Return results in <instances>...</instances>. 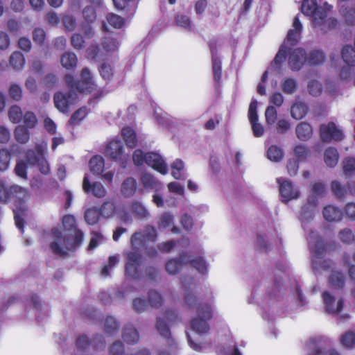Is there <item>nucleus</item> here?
I'll list each match as a JSON object with an SVG mask.
<instances>
[{
    "label": "nucleus",
    "instance_id": "obj_1",
    "mask_svg": "<svg viewBox=\"0 0 355 355\" xmlns=\"http://www.w3.org/2000/svg\"><path fill=\"white\" fill-rule=\"evenodd\" d=\"M282 275L275 274L272 283L263 287L262 282L254 281L250 304H258L263 309L262 318L272 323L276 316H282L291 311L302 309L308 302L303 295L297 280L293 284L282 282Z\"/></svg>",
    "mask_w": 355,
    "mask_h": 355
},
{
    "label": "nucleus",
    "instance_id": "obj_2",
    "mask_svg": "<svg viewBox=\"0 0 355 355\" xmlns=\"http://www.w3.org/2000/svg\"><path fill=\"white\" fill-rule=\"evenodd\" d=\"M180 281L184 291L185 304L189 309L196 312V316L190 322L191 328L199 336L205 335L210 329L209 322L214 316V306L210 302H202L196 296L193 277L182 276Z\"/></svg>",
    "mask_w": 355,
    "mask_h": 355
},
{
    "label": "nucleus",
    "instance_id": "obj_3",
    "mask_svg": "<svg viewBox=\"0 0 355 355\" xmlns=\"http://www.w3.org/2000/svg\"><path fill=\"white\" fill-rule=\"evenodd\" d=\"M63 232L57 227L51 229L53 241L50 248L52 252L60 256H65L68 251H75L83 243V232L77 228L76 219L73 215H65L62 220Z\"/></svg>",
    "mask_w": 355,
    "mask_h": 355
},
{
    "label": "nucleus",
    "instance_id": "obj_4",
    "mask_svg": "<svg viewBox=\"0 0 355 355\" xmlns=\"http://www.w3.org/2000/svg\"><path fill=\"white\" fill-rule=\"evenodd\" d=\"M65 82L70 88L69 90L67 92H56L53 98L55 107L62 113H67L70 106L75 104L78 98L76 91L80 93H91L96 88L92 73L87 68L82 70L80 80L76 81L73 76L67 74Z\"/></svg>",
    "mask_w": 355,
    "mask_h": 355
},
{
    "label": "nucleus",
    "instance_id": "obj_5",
    "mask_svg": "<svg viewBox=\"0 0 355 355\" xmlns=\"http://www.w3.org/2000/svg\"><path fill=\"white\" fill-rule=\"evenodd\" d=\"M315 209L304 205L302 208L300 219L302 227L307 234V241L312 256V267L314 270L331 269L333 263L330 260H321L325 252L324 243L318 232L308 227V223L313 220Z\"/></svg>",
    "mask_w": 355,
    "mask_h": 355
},
{
    "label": "nucleus",
    "instance_id": "obj_6",
    "mask_svg": "<svg viewBox=\"0 0 355 355\" xmlns=\"http://www.w3.org/2000/svg\"><path fill=\"white\" fill-rule=\"evenodd\" d=\"M332 8L333 6L327 2L322 6H318L316 0H303L301 6L302 12L311 17L313 29L322 35L338 27V19L330 15Z\"/></svg>",
    "mask_w": 355,
    "mask_h": 355
},
{
    "label": "nucleus",
    "instance_id": "obj_7",
    "mask_svg": "<svg viewBox=\"0 0 355 355\" xmlns=\"http://www.w3.org/2000/svg\"><path fill=\"white\" fill-rule=\"evenodd\" d=\"M26 191L21 187L10 184L4 180H0V202H8L13 201L19 211L14 210V218L17 227L24 232V220L22 217Z\"/></svg>",
    "mask_w": 355,
    "mask_h": 355
},
{
    "label": "nucleus",
    "instance_id": "obj_8",
    "mask_svg": "<svg viewBox=\"0 0 355 355\" xmlns=\"http://www.w3.org/2000/svg\"><path fill=\"white\" fill-rule=\"evenodd\" d=\"M182 321L178 310L168 308L163 312V315L156 316L155 329L161 337L164 338L171 351L173 353L179 350L178 343L171 336V327Z\"/></svg>",
    "mask_w": 355,
    "mask_h": 355
},
{
    "label": "nucleus",
    "instance_id": "obj_9",
    "mask_svg": "<svg viewBox=\"0 0 355 355\" xmlns=\"http://www.w3.org/2000/svg\"><path fill=\"white\" fill-rule=\"evenodd\" d=\"M303 26L298 16H295L293 21V28L289 30L284 43L280 46L273 61L270 64V69L280 73L282 64L286 61L287 53L295 46L301 38Z\"/></svg>",
    "mask_w": 355,
    "mask_h": 355
},
{
    "label": "nucleus",
    "instance_id": "obj_10",
    "mask_svg": "<svg viewBox=\"0 0 355 355\" xmlns=\"http://www.w3.org/2000/svg\"><path fill=\"white\" fill-rule=\"evenodd\" d=\"M132 159L135 165L137 166L146 164L163 175L168 172L167 164L159 153H144L141 149H137L132 155Z\"/></svg>",
    "mask_w": 355,
    "mask_h": 355
},
{
    "label": "nucleus",
    "instance_id": "obj_11",
    "mask_svg": "<svg viewBox=\"0 0 355 355\" xmlns=\"http://www.w3.org/2000/svg\"><path fill=\"white\" fill-rule=\"evenodd\" d=\"M157 239L156 229L151 225H147L144 232H135L130 239L131 248L133 250L141 251L146 241L154 243Z\"/></svg>",
    "mask_w": 355,
    "mask_h": 355
},
{
    "label": "nucleus",
    "instance_id": "obj_12",
    "mask_svg": "<svg viewBox=\"0 0 355 355\" xmlns=\"http://www.w3.org/2000/svg\"><path fill=\"white\" fill-rule=\"evenodd\" d=\"M139 252L140 251L134 250L132 252L125 253V275L134 279H139L141 277L140 267L141 265L142 257Z\"/></svg>",
    "mask_w": 355,
    "mask_h": 355
},
{
    "label": "nucleus",
    "instance_id": "obj_13",
    "mask_svg": "<svg viewBox=\"0 0 355 355\" xmlns=\"http://www.w3.org/2000/svg\"><path fill=\"white\" fill-rule=\"evenodd\" d=\"M321 139L324 142L339 141L344 139L343 129L334 122L322 124L320 127Z\"/></svg>",
    "mask_w": 355,
    "mask_h": 355
},
{
    "label": "nucleus",
    "instance_id": "obj_14",
    "mask_svg": "<svg viewBox=\"0 0 355 355\" xmlns=\"http://www.w3.org/2000/svg\"><path fill=\"white\" fill-rule=\"evenodd\" d=\"M105 153L112 159L119 161L123 168L126 167V157L123 154V146L120 139H114L110 141Z\"/></svg>",
    "mask_w": 355,
    "mask_h": 355
},
{
    "label": "nucleus",
    "instance_id": "obj_15",
    "mask_svg": "<svg viewBox=\"0 0 355 355\" xmlns=\"http://www.w3.org/2000/svg\"><path fill=\"white\" fill-rule=\"evenodd\" d=\"M288 64L293 71H300L306 64V51L303 48H295L287 53Z\"/></svg>",
    "mask_w": 355,
    "mask_h": 355
},
{
    "label": "nucleus",
    "instance_id": "obj_16",
    "mask_svg": "<svg viewBox=\"0 0 355 355\" xmlns=\"http://www.w3.org/2000/svg\"><path fill=\"white\" fill-rule=\"evenodd\" d=\"M216 44L217 42L215 39H211L208 42L211 54L214 80L216 83L219 84L222 77V62L217 53Z\"/></svg>",
    "mask_w": 355,
    "mask_h": 355
},
{
    "label": "nucleus",
    "instance_id": "obj_17",
    "mask_svg": "<svg viewBox=\"0 0 355 355\" xmlns=\"http://www.w3.org/2000/svg\"><path fill=\"white\" fill-rule=\"evenodd\" d=\"M277 181L279 185V193L283 202L287 203L289 200L299 197V191L293 188L291 182L283 180L282 178H277Z\"/></svg>",
    "mask_w": 355,
    "mask_h": 355
},
{
    "label": "nucleus",
    "instance_id": "obj_18",
    "mask_svg": "<svg viewBox=\"0 0 355 355\" xmlns=\"http://www.w3.org/2000/svg\"><path fill=\"white\" fill-rule=\"evenodd\" d=\"M257 101L252 99L250 102L248 110V117L252 125L253 134L256 137H260L264 132L263 125L258 122Z\"/></svg>",
    "mask_w": 355,
    "mask_h": 355
},
{
    "label": "nucleus",
    "instance_id": "obj_19",
    "mask_svg": "<svg viewBox=\"0 0 355 355\" xmlns=\"http://www.w3.org/2000/svg\"><path fill=\"white\" fill-rule=\"evenodd\" d=\"M322 300L326 313L335 314L340 312L343 308L344 300L339 299L336 303V299L329 291L322 293Z\"/></svg>",
    "mask_w": 355,
    "mask_h": 355
},
{
    "label": "nucleus",
    "instance_id": "obj_20",
    "mask_svg": "<svg viewBox=\"0 0 355 355\" xmlns=\"http://www.w3.org/2000/svg\"><path fill=\"white\" fill-rule=\"evenodd\" d=\"M186 257L187 252H182L180 253L178 257L168 260L165 264L166 272L173 275L178 273L187 266Z\"/></svg>",
    "mask_w": 355,
    "mask_h": 355
},
{
    "label": "nucleus",
    "instance_id": "obj_21",
    "mask_svg": "<svg viewBox=\"0 0 355 355\" xmlns=\"http://www.w3.org/2000/svg\"><path fill=\"white\" fill-rule=\"evenodd\" d=\"M200 255L192 257L187 252V265L189 264L192 268H195L200 274L202 275H207L209 263L204 256V252L202 253L201 250H200Z\"/></svg>",
    "mask_w": 355,
    "mask_h": 355
},
{
    "label": "nucleus",
    "instance_id": "obj_22",
    "mask_svg": "<svg viewBox=\"0 0 355 355\" xmlns=\"http://www.w3.org/2000/svg\"><path fill=\"white\" fill-rule=\"evenodd\" d=\"M83 188L85 193H92L96 198H103L106 195L104 186L98 182L91 183L87 175H85L83 179Z\"/></svg>",
    "mask_w": 355,
    "mask_h": 355
},
{
    "label": "nucleus",
    "instance_id": "obj_23",
    "mask_svg": "<svg viewBox=\"0 0 355 355\" xmlns=\"http://www.w3.org/2000/svg\"><path fill=\"white\" fill-rule=\"evenodd\" d=\"M26 159H27L29 165L37 166L42 174L47 175L49 173L50 167L47 160L44 157L41 158H36L35 155V150H28L26 155Z\"/></svg>",
    "mask_w": 355,
    "mask_h": 355
},
{
    "label": "nucleus",
    "instance_id": "obj_24",
    "mask_svg": "<svg viewBox=\"0 0 355 355\" xmlns=\"http://www.w3.org/2000/svg\"><path fill=\"white\" fill-rule=\"evenodd\" d=\"M326 58V54L322 49H315L306 53V64L310 67L320 66L324 64Z\"/></svg>",
    "mask_w": 355,
    "mask_h": 355
},
{
    "label": "nucleus",
    "instance_id": "obj_25",
    "mask_svg": "<svg viewBox=\"0 0 355 355\" xmlns=\"http://www.w3.org/2000/svg\"><path fill=\"white\" fill-rule=\"evenodd\" d=\"M309 107L299 98H295L291 107V115L295 120L303 119L307 114Z\"/></svg>",
    "mask_w": 355,
    "mask_h": 355
},
{
    "label": "nucleus",
    "instance_id": "obj_26",
    "mask_svg": "<svg viewBox=\"0 0 355 355\" xmlns=\"http://www.w3.org/2000/svg\"><path fill=\"white\" fill-rule=\"evenodd\" d=\"M322 214L324 219L329 222L340 221L343 216L342 209L334 205L326 206Z\"/></svg>",
    "mask_w": 355,
    "mask_h": 355
},
{
    "label": "nucleus",
    "instance_id": "obj_27",
    "mask_svg": "<svg viewBox=\"0 0 355 355\" xmlns=\"http://www.w3.org/2000/svg\"><path fill=\"white\" fill-rule=\"evenodd\" d=\"M122 338L126 343L135 345L139 340V334L137 329L132 324H128L123 329Z\"/></svg>",
    "mask_w": 355,
    "mask_h": 355
},
{
    "label": "nucleus",
    "instance_id": "obj_28",
    "mask_svg": "<svg viewBox=\"0 0 355 355\" xmlns=\"http://www.w3.org/2000/svg\"><path fill=\"white\" fill-rule=\"evenodd\" d=\"M115 8L119 10H125L129 15L135 12L138 1L137 0H113Z\"/></svg>",
    "mask_w": 355,
    "mask_h": 355
},
{
    "label": "nucleus",
    "instance_id": "obj_29",
    "mask_svg": "<svg viewBox=\"0 0 355 355\" xmlns=\"http://www.w3.org/2000/svg\"><path fill=\"white\" fill-rule=\"evenodd\" d=\"M137 183L135 178H125L121 186V193L125 198L133 196L137 191Z\"/></svg>",
    "mask_w": 355,
    "mask_h": 355
},
{
    "label": "nucleus",
    "instance_id": "obj_30",
    "mask_svg": "<svg viewBox=\"0 0 355 355\" xmlns=\"http://www.w3.org/2000/svg\"><path fill=\"white\" fill-rule=\"evenodd\" d=\"M171 175L176 180H184L187 177V173L184 168V163L180 159H176L171 164Z\"/></svg>",
    "mask_w": 355,
    "mask_h": 355
},
{
    "label": "nucleus",
    "instance_id": "obj_31",
    "mask_svg": "<svg viewBox=\"0 0 355 355\" xmlns=\"http://www.w3.org/2000/svg\"><path fill=\"white\" fill-rule=\"evenodd\" d=\"M257 247L261 252L270 253L272 248L270 234H259L257 237Z\"/></svg>",
    "mask_w": 355,
    "mask_h": 355
},
{
    "label": "nucleus",
    "instance_id": "obj_32",
    "mask_svg": "<svg viewBox=\"0 0 355 355\" xmlns=\"http://www.w3.org/2000/svg\"><path fill=\"white\" fill-rule=\"evenodd\" d=\"M296 135L301 141H307L313 133L311 125L306 122H301L296 126Z\"/></svg>",
    "mask_w": 355,
    "mask_h": 355
},
{
    "label": "nucleus",
    "instance_id": "obj_33",
    "mask_svg": "<svg viewBox=\"0 0 355 355\" xmlns=\"http://www.w3.org/2000/svg\"><path fill=\"white\" fill-rule=\"evenodd\" d=\"M147 298L148 305L153 309H159L164 304V297L157 290H150L148 292Z\"/></svg>",
    "mask_w": 355,
    "mask_h": 355
},
{
    "label": "nucleus",
    "instance_id": "obj_34",
    "mask_svg": "<svg viewBox=\"0 0 355 355\" xmlns=\"http://www.w3.org/2000/svg\"><path fill=\"white\" fill-rule=\"evenodd\" d=\"M121 135L129 148H133L137 146V134L134 129L127 126L121 130Z\"/></svg>",
    "mask_w": 355,
    "mask_h": 355
},
{
    "label": "nucleus",
    "instance_id": "obj_35",
    "mask_svg": "<svg viewBox=\"0 0 355 355\" xmlns=\"http://www.w3.org/2000/svg\"><path fill=\"white\" fill-rule=\"evenodd\" d=\"M281 89L285 94L292 95L298 88L297 81L293 78H284L281 81Z\"/></svg>",
    "mask_w": 355,
    "mask_h": 355
},
{
    "label": "nucleus",
    "instance_id": "obj_36",
    "mask_svg": "<svg viewBox=\"0 0 355 355\" xmlns=\"http://www.w3.org/2000/svg\"><path fill=\"white\" fill-rule=\"evenodd\" d=\"M130 210L135 218L139 220L145 219L149 216L148 209L139 201H133L131 203Z\"/></svg>",
    "mask_w": 355,
    "mask_h": 355
},
{
    "label": "nucleus",
    "instance_id": "obj_37",
    "mask_svg": "<svg viewBox=\"0 0 355 355\" xmlns=\"http://www.w3.org/2000/svg\"><path fill=\"white\" fill-rule=\"evenodd\" d=\"M89 164L90 171L94 174L100 175L104 170L105 162L103 157L101 155L93 156Z\"/></svg>",
    "mask_w": 355,
    "mask_h": 355
},
{
    "label": "nucleus",
    "instance_id": "obj_38",
    "mask_svg": "<svg viewBox=\"0 0 355 355\" xmlns=\"http://www.w3.org/2000/svg\"><path fill=\"white\" fill-rule=\"evenodd\" d=\"M101 46L106 53H114L119 49V42L112 36L107 35L103 38Z\"/></svg>",
    "mask_w": 355,
    "mask_h": 355
},
{
    "label": "nucleus",
    "instance_id": "obj_39",
    "mask_svg": "<svg viewBox=\"0 0 355 355\" xmlns=\"http://www.w3.org/2000/svg\"><path fill=\"white\" fill-rule=\"evenodd\" d=\"M141 182L146 189L158 190L161 188V183L150 173H144L141 177Z\"/></svg>",
    "mask_w": 355,
    "mask_h": 355
},
{
    "label": "nucleus",
    "instance_id": "obj_40",
    "mask_svg": "<svg viewBox=\"0 0 355 355\" xmlns=\"http://www.w3.org/2000/svg\"><path fill=\"white\" fill-rule=\"evenodd\" d=\"M338 153L336 148L329 147L324 151V162L329 167H334L338 162Z\"/></svg>",
    "mask_w": 355,
    "mask_h": 355
},
{
    "label": "nucleus",
    "instance_id": "obj_41",
    "mask_svg": "<svg viewBox=\"0 0 355 355\" xmlns=\"http://www.w3.org/2000/svg\"><path fill=\"white\" fill-rule=\"evenodd\" d=\"M60 61L64 68L70 70L76 67L78 58L74 53L67 52L62 54Z\"/></svg>",
    "mask_w": 355,
    "mask_h": 355
},
{
    "label": "nucleus",
    "instance_id": "obj_42",
    "mask_svg": "<svg viewBox=\"0 0 355 355\" xmlns=\"http://www.w3.org/2000/svg\"><path fill=\"white\" fill-rule=\"evenodd\" d=\"M119 322L113 316L109 315L105 320L104 330L106 334L109 336H113L119 329Z\"/></svg>",
    "mask_w": 355,
    "mask_h": 355
},
{
    "label": "nucleus",
    "instance_id": "obj_43",
    "mask_svg": "<svg viewBox=\"0 0 355 355\" xmlns=\"http://www.w3.org/2000/svg\"><path fill=\"white\" fill-rule=\"evenodd\" d=\"M154 116L157 123L163 128H168L171 123V116L159 107L154 109Z\"/></svg>",
    "mask_w": 355,
    "mask_h": 355
},
{
    "label": "nucleus",
    "instance_id": "obj_44",
    "mask_svg": "<svg viewBox=\"0 0 355 355\" xmlns=\"http://www.w3.org/2000/svg\"><path fill=\"white\" fill-rule=\"evenodd\" d=\"M345 275L341 272L333 271L329 277V284L334 288H343L345 286Z\"/></svg>",
    "mask_w": 355,
    "mask_h": 355
},
{
    "label": "nucleus",
    "instance_id": "obj_45",
    "mask_svg": "<svg viewBox=\"0 0 355 355\" xmlns=\"http://www.w3.org/2000/svg\"><path fill=\"white\" fill-rule=\"evenodd\" d=\"M341 56L347 65L355 66V48L349 45L343 46L341 51Z\"/></svg>",
    "mask_w": 355,
    "mask_h": 355
},
{
    "label": "nucleus",
    "instance_id": "obj_46",
    "mask_svg": "<svg viewBox=\"0 0 355 355\" xmlns=\"http://www.w3.org/2000/svg\"><path fill=\"white\" fill-rule=\"evenodd\" d=\"M101 216L99 209L94 207L85 211V220L88 225H95L98 223Z\"/></svg>",
    "mask_w": 355,
    "mask_h": 355
},
{
    "label": "nucleus",
    "instance_id": "obj_47",
    "mask_svg": "<svg viewBox=\"0 0 355 355\" xmlns=\"http://www.w3.org/2000/svg\"><path fill=\"white\" fill-rule=\"evenodd\" d=\"M331 189L335 197L341 200L348 193L347 188H345L338 180H334L331 183Z\"/></svg>",
    "mask_w": 355,
    "mask_h": 355
},
{
    "label": "nucleus",
    "instance_id": "obj_48",
    "mask_svg": "<svg viewBox=\"0 0 355 355\" xmlns=\"http://www.w3.org/2000/svg\"><path fill=\"white\" fill-rule=\"evenodd\" d=\"M10 64L12 67V68L16 71L22 69L25 64V58L24 57V55L19 51L14 52L10 55Z\"/></svg>",
    "mask_w": 355,
    "mask_h": 355
},
{
    "label": "nucleus",
    "instance_id": "obj_49",
    "mask_svg": "<svg viewBox=\"0 0 355 355\" xmlns=\"http://www.w3.org/2000/svg\"><path fill=\"white\" fill-rule=\"evenodd\" d=\"M15 139L21 144H26L30 139V132L27 128L18 125L15 130Z\"/></svg>",
    "mask_w": 355,
    "mask_h": 355
},
{
    "label": "nucleus",
    "instance_id": "obj_50",
    "mask_svg": "<svg viewBox=\"0 0 355 355\" xmlns=\"http://www.w3.org/2000/svg\"><path fill=\"white\" fill-rule=\"evenodd\" d=\"M341 345L347 349L355 347V332L352 331H346L340 338Z\"/></svg>",
    "mask_w": 355,
    "mask_h": 355
},
{
    "label": "nucleus",
    "instance_id": "obj_51",
    "mask_svg": "<svg viewBox=\"0 0 355 355\" xmlns=\"http://www.w3.org/2000/svg\"><path fill=\"white\" fill-rule=\"evenodd\" d=\"M267 157L270 160L278 162L284 157L283 150L277 146H271L267 150Z\"/></svg>",
    "mask_w": 355,
    "mask_h": 355
},
{
    "label": "nucleus",
    "instance_id": "obj_52",
    "mask_svg": "<svg viewBox=\"0 0 355 355\" xmlns=\"http://www.w3.org/2000/svg\"><path fill=\"white\" fill-rule=\"evenodd\" d=\"M106 19L111 26L117 29L121 28L125 23L123 17L114 13H108Z\"/></svg>",
    "mask_w": 355,
    "mask_h": 355
},
{
    "label": "nucleus",
    "instance_id": "obj_53",
    "mask_svg": "<svg viewBox=\"0 0 355 355\" xmlns=\"http://www.w3.org/2000/svg\"><path fill=\"white\" fill-rule=\"evenodd\" d=\"M11 155L8 150L2 148L0 150V171H6L9 166Z\"/></svg>",
    "mask_w": 355,
    "mask_h": 355
},
{
    "label": "nucleus",
    "instance_id": "obj_54",
    "mask_svg": "<svg viewBox=\"0 0 355 355\" xmlns=\"http://www.w3.org/2000/svg\"><path fill=\"white\" fill-rule=\"evenodd\" d=\"M339 239L345 244H350L355 241V235L349 228H345L338 232Z\"/></svg>",
    "mask_w": 355,
    "mask_h": 355
},
{
    "label": "nucleus",
    "instance_id": "obj_55",
    "mask_svg": "<svg viewBox=\"0 0 355 355\" xmlns=\"http://www.w3.org/2000/svg\"><path fill=\"white\" fill-rule=\"evenodd\" d=\"M87 116V110L85 107H81L76 110L69 119V124L72 126L78 125Z\"/></svg>",
    "mask_w": 355,
    "mask_h": 355
},
{
    "label": "nucleus",
    "instance_id": "obj_56",
    "mask_svg": "<svg viewBox=\"0 0 355 355\" xmlns=\"http://www.w3.org/2000/svg\"><path fill=\"white\" fill-rule=\"evenodd\" d=\"M188 344L191 349L196 352H202L207 348H209L211 345V342L208 343H196L193 340L188 332H186Z\"/></svg>",
    "mask_w": 355,
    "mask_h": 355
},
{
    "label": "nucleus",
    "instance_id": "obj_57",
    "mask_svg": "<svg viewBox=\"0 0 355 355\" xmlns=\"http://www.w3.org/2000/svg\"><path fill=\"white\" fill-rule=\"evenodd\" d=\"M343 172L346 176L351 175L355 171V158L347 157L343 161Z\"/></svg>",
    "mask_w": 355,
    "mask_h": 355
},
{
    "label": "nucleus",
    "instance_id": "obj_58",
    "mask_svg": "<svg viewBox=\"0 0 355 355\" xmlns=\"http://www.w3.org/2000/svg\"><path fill=\"white\" fill-rule=\"evenodd\" d=\"M315 338L310 340V343L313 345V354L309 355H340V354L334 349L324 351L320 346L315 345Z\"/></svg>",
    "mask_w": 355,
    "mask_h": 355
},
{
    "label": "nucleus",
    "instance_id": "obj_59",
    "mask_svg": "<svg viewBox=\"0 0 355 355\" xmlns=\"http://www.w3.org/2000/svg\"><path fill=\"white\" fill-rule=\"evenodd\" d=\"M309 93L313 96H318L322 94V85L318 80H312L308 83Z\"/></svg>",
    "mask_w": 355,
    "mask_h": 355
},
{
    "label": "nucleus",
    "instance_id": "obj_60",
    "mask_svg": "<svg viewBox=\"0 0 355 355\" xmlns=\"http://www.w3.org/2000/svg\"><path fill=\"white\" fill-rule=\"evenodd\" d=\"M101 216L105 218H109L113 216L115 213L116 207L113 202H104L101 208H98Z\"/></svg>",
    "mask_w": 355,
    "mask_h": 355
},
{
    "label": "nucleus",
    "instance_id": "obj_61",
    "mask_svg": "<svg viewBox=\"0 0 355 355\" xmlns=\"http://www.w3.org/2000/svg\"><path fill=\"white\" fill-rule=\"evenodd\" d=\"M8 116L12 123H19L23 117L21 108L17 105L12 106L8 111Z\"/></svg>",
    "mask_w": 355,
    "mask_h": 355
},
{
    "label": "nucleus",
    "instance_id": "obj_62",
    "mask_svg": "<svg viewBox=\"0 0 355 355\" xmlns=\"http://www.w3.org/2000/svg\"><path fill=\"white\" fill-rule=\"evenodd\" d=\"M28 164H29L27 161L19 160L15 167V174L19 178L26 179Z\"/></svg>",
    "mask_w": 355,
    "mask_h": 355
},
{
    "label": "nucleus",
    "instance_id": "obj_63",
    "mask_svg": "<svg viewBox=\"0 0 355 355\" xmlns=\"http://www.w3.org/2000/svg\"><path fill=\"white\" fill-rule=\"evenodd\" d=\"M218 355H242L235 343L218 349Z\"/></svg>",
    "mask_w": 355,
    "mask_h": 355
},
{
    "label": "nucleus",
    "instance_id": "obj_64",
    "mask_svg": "<svg viewBox=\"0 0 355 355\" xmlns=\"http://www.w3.org/2000/svg\"><path fill=\"white\" fill-rule=\"evenodd\" d=\"M175 21L178 26H181L188 31L191 30L192 23L189 16L182 14H178L175 17Z\"/></svg>",
    "mask_w": 355,
    "mask_h": 355
}]
</instances>
